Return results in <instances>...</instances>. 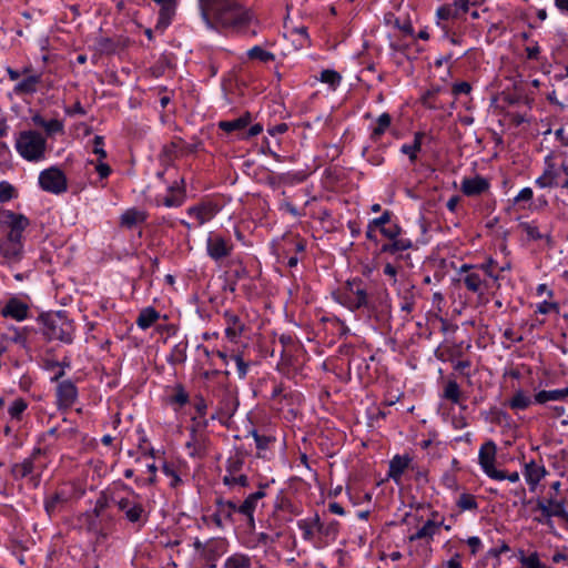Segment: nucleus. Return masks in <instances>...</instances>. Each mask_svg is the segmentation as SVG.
I'll return each instance as SVG.
<instances>
[{
  "mask_svg": "<svg viewBox=\"0 0 568 568\" xmlns=\"http://www.w3.org/2000/svg\"><path fill=\"white\" fill-rule=\"evenodd\" d=\"M199 7L202 20L214 30L242 27L252 18L235 0H199Z\"/></svg>",
  "mask_w": 568,
  "mask_h": 568,
  "instance_id": "f257e3e1",
  "label": "nucleus"
},
{
  "mask_svg": "<svg viewBox=\"0 0 568 568\" xmlns=\"http://www.w3.org/2000/svg\"><path fill=\"white\" fill-rule=\"evenodd\" d=\"M335 298L351 311L359 310L368 304L366 285L359 278L349 280L335 294Z\"/></svg>",
  "mask_w": 568,
  "mask_h": 568,
  "instance_id": "f03ea898",
  "label": "nucleus"
},
{
  "mask_svg": "<svg viewBox=\"0 0 568 568\" xmlns=\"http://www.w3.org/2000/svg\"><path fill=\"white\" fill-rule=\"evenodd\" d=\"M45 139L36 131H23L17 139L19 154L28 161H40L44 158Z\"/></svg>",
  "mask_w": 568,
  "mask_h": 568,
  "instance_id": "7ed1b4c3",
  "label": "nucleus"
},
{
  "mask_svg": "<svg viewBox=\"0 0 568 568\" xmlns=\"http://www.w3.org/2000/svg\"><path fill=\"white\" fill-rule=\"evenodd\" d=\"M536 505L537 509L541 513V518H536L538 523L551 527L552 518L556 517L568 524V510L565 498H557L550 495L547 498H538Z\"/></svg>",
  "mask_w": 568,
  "mask_h": 568,
  "instance_id": "20e7f679",
  "label": "nucleus"
},
{
  "mask_svg": "<svg viewBox=\"0 0 568 568\" xmlns=\"http://www.w3.org/2000/svg\"><path fill=\"white\" fill-rule=\"evenodd\" d=\"M497 446L493 440L484 443L478 452V464L481 470L494 480H505L506 473L495 467Z\"/></svg>",
  "mask_w": 568,
  "mask_h": 568,
  "instance_id": "39448f33",
  "label": "nucleus"
},
{
  "mask_svg": "<svg viewBox=\"0 0 568 568\" xmlns=\"http://www.w3.org/2000/svg\"><path fill=\"white\" fill-rule=\"evenodd\" d=\"M38 180L40 187L45 192L59 195L68 190V179L57 166L41 171Z\"/></svg>",
  "mask_w": 568,
  "mask_h": 568,
  "instance_id": "423d86ee",
  "label": "nucleus"
},
{
  "mask_svg": "<svg viewBox=\"0 0 568 568\" xmlns=\"http://www.w3.org/2000/svg\"><path fill=\"white\" fill-rule=\"evenodd\" d=\"M131 497L114 498V503L119 510L123 511L125 518L131 523H138L144 516V509L138 500V496L130 490Z\"/></svg>",
  "mask_w": 568,
  "mask_h": 568,
  "instance_id": "0eeeda50",
  "label": "nucleus"
},
{
  "mask_svg": "<svg viewBox=\"0 0 568 568\" xmlns=\"http://www.w3.org/2000/svg\"><path fill=\"white\" fill-rule=\"evenodd\" d=\"M459 282H463L466 288L473 293L481 294L485 285V276L480 270L475 266L464 264L459 270Z\"/></svg>",
  "mask_w": 568,
  "mask_h": 568,
  "instance_id": "6e6552de",
  "label": "nucleus"
},
{
  "mask_svg": "<svg viewBox=\"0 0 568 568\" xmlns=\"http://www.w3.org/2000/svg\"><path fill=\"white\" fill-rule=\"evenodd\" d=\"M232 243L225 237L210 233L206 239V251L211 258L219 261L231 254Z\"/></svg>",
  "mask_w": 568,
  "mask_h": 568,
  "instance_id": "1a4fd4ad",
  "label": "nucleus"
},
{
  "mask_svg": "<svg viewBox=\"0 0 568 568\" xmlns=\"http://www.w3.org/2000/svg\"><path fill=\"white\" fill-rule=\"evenodd\" d=\"M523 475L529 490L535 491L539 483L548 475V471L542 464L530 460L524 465Z\"/></svg>",
  "mask_w": 568,
  "mask_h": 568,
  "instance_id": "9d476101",
  "label": "nucleus"
},
{
  "mask_svg": "<svg viewBox=\"0 0 568 568\" xmlns=\"http://www.w3.org/2000/svg\"><path fill=\"white\" fill-rule=\"evenodd\" d=\"M0 313L3 317H9L17 322H22L29 315V306L20 298L12 296L6 302Z\"/></svg>",
  "mask_w": 568,
  "mask_h": 568,
  "instance_id": "9b49d317",
  "label": "nucleus"
},
{
  "mask_svg": "<svg viewBox=\"0 0 568 568\" xmlns=\"http://www.w3.org/2000/svg\"><path fill=\"white\" fill-rule=\"evenodd\" d=\"M219 206L213 202H203L199 205L191 206L187 210L189 216L195 219L199 225L211 221L219 212Z\"/></svg>",
  "mask_w": 568,
  "mask_h": 568,
  "instance_id": "f8f14e48",
  "label": "nucleus"
},
{
  "mask_svg": "<svg viewBox=\"0 0 568 568\" xmlns=\"http://www.w3.org/2000/svg\"><path fill=\"white\" fill-rule=\"evenodd\" d=\"M442 525L443 520L430 518L409 537V540H423L426 545H429L434 536L439 532Z\"/></svg>",
  "mask_w": 568,
  "mask_h": 568,
  "instance_id": "ddd939ff",
  "label": "nucleus"
},
{
  "mask_svg": "<svg viewBox=\"0 0 568 568\" xmlns=\"http://www.w3.org/2000/svg\"><path fill=\"white\" fill-rule=\"evenodd\" d=\"M410 465V458L407 455H396L389 462L388 477L397 485L400 484L402 475Z\"/></svg>",
  "mask_w": 568,
  "mask_h": 568,
  "instance_id": "4468645a",
  "label": "nucleus"
},
{
  "mask_svg": "<svg viewBox=\"0 0 568 568\" xmlns=\"http://www.w3.org/2000/svg\"><path fill=\"white\" fill-rule=\"evenodd\" d=\"M264 497V491L258 490L247 496V498L243 501L242 505L239 506L237 511L242 515L246 516L248 519V525L254 527V517L253 514L257 507L258 501Z\"/></svg>",
  "mask_w": 568,
  "mask_h": 568,
  "instance_id": "2eb2a0df",
  "label": "nucleus"
},
{
  "mask_svg": "<svg viewBox=\"0 0 568 568\" xmlns=\"http://www.w3.org/2000/svg\"><path fill=\"white\" fill-rule=\"evenodd\" d=\"M77 395V388L70 381L58 385L57 397L60 406L70 407L75 402Z\"/></svg>",
  "mask_w": 568,
  "mask_h": 568,
  "instance_id": "dca6fc26",
  "label": "nucleus"
},
{
  "mask_svg": "<svg viewBox=\"0 0 568 568\" xmlns=\"http://www.w3.org/2000/svg\"><path fill=\"white\" fill-rule=\"evenodd\" d=\"M22 244L9 243L4 241L0 243V253L4 264L11 265L19 262L22 257Z\"/></svg>",
  "mask_w": 568,
  "mask_h": 568,
  "instance_id": "f3484780",
  "label": "nucleus"
},
{
  "mask_svg": "<svg viewBox=\"0 0 568 568\" xmlns=\"http://www.w3.org/2000/svg\"><path fill=\"white\" fill-rule=\"evenodd\" d=\"M488 186L487 180L481 176L464 179L462 182V191L468 196L479 195L484 193Z\"/></svg>",
  "mask_w": 568,
  "mask_h": 568,
  "instance_id": "a211bd4d",
  "label": "nucleus"
},
{
  "mask_svg": "<svg viewBox=\"0 0 568 568\" xmlns=\"http://www.w3.org/2000/svg\"><path fill=\"white\" fill-rule=\"evenodd\" d=\"M568 399V386L560 389L540 390L535 395V402L545 404L547 402H562Z\"/></svg>",
  "mask_w": 568,
  "mask_h": 568,
  "instance_id": "6ab92c4d",
  "label": "nucleus"
},
{
  "mask_svg": "<svg viewBox=\"0 0 568 568\" xmlns=\"http://www.w3.org/2000/svg\"><path fill=\"white\" fill-rule=\"evenodd\" d=\"M50 337L59 339L63 343H71L73 339L72 325L67 322H61L60 325H57L54 322H52Z\"/></svg>",
  "mask_w": 568,
  "mask_h": 568,
  "instance_id": "aec40b11",
  "label": "nucleus"
},
{
  "mask_svg": "<svg viewBox=\"0 0 568 568\" xmlns=\"http://www.w3.org/2000/svg\"><path fill=\"white\" fill-rule=\"evenodd\" d=\"M40 82V75L31 74L18 82L13 88V93L17 95L32 94L37 91Z\"/></svg>",
  "mask_w": 568,
  "mask_h": 568,
  "instance_id": "412c9836",
  "label": "nucleus"
},
{
  "mask_svg": "<svg viewBox=\"0 0 568 568\" xmlns=\"http://www.w3.org/2000/svg\"><path fill=\"white\" fill-rule=\"evenodd\" d=\"M318 525L320 517L317 515L297 521V527L302 530L305 540H312L318 534Z\"/></svg>",
  "mask_w": 568,
  "mask_h": 568,
  "instance_id": "4be33fe9",
  "label": "nucleus"
},
{
  "mask_svg": "<svg viewBox=\"0 0 568 568\" xmlns=\"http://www.w3.org/2000/svg\"><path fill=\"white\" fill-rule=\"evenodd\" d=\"M175 13V2L173 0L166 1L160 9L159 19L155 26L156 30L163 31L172 20Z\"/></svg>",
  "mask_w": 568,
  "mask_h": 568,
  "instance_id": "5701e85b",
  "label": "nucleus"
},
{
  "mask_svg": "<svg viewBox=\"0 0 568 568\" xmlns=\"http://www.w3.org/2000/svg\"><path fill=\"white\" fill-rule=\"evenodd\" d=\"M146 214L138 209H129L121 215V224L125 227H133L145 221Z\"/></svg>",
  "mask_w": 568,
  "mask_h": 568,
  "instance_id": "b1692460",
  "label": "nucleus"
},
{
  "mask_svg": "<svg viewBox=\"0 0 568 568\" xmlns=\"http://www.w3.org/2000/svg\"><path fill=\"white\" fill-rule=\"evenodd\" d=\"M160 318V314L158 311H155L153 307H145L143 308L139 317L136 320V325L141 329H148L151 327Z\"/></svg>",
  "mask_w": 568,
  "mask_h": 568,
  "instance_id": "393cba45",
  "label": "nucleus"
},
{
  "mask_svg": "<svg viewBox=\"0 0 568 568\" xmlns=\"http://www.w3.org/2000/svg\"><path fill=\"white\" fill-rule=\"evenodd\" d=\"M250 121H251L250 115L245 114L235 120L221 121L219 123V128L221 130L230 133V132L240 131V130L244 129L250 123Z\"/></svg>",
  "mask_w": 568,
  "mask_h": 568,
  "instance_id": "a878e982",
  "label": "nucleus"
},
{
  "mask_svg": "<svg viewBox=\"0 0 568 568\" xmlns=\"http://www.w3.org/2000/svg\"><path fill=\"white\" fill-rule=\"evenodd\" d=\"M412 247V241L405 237H395L390 243L384 244L382 251L385 253L403 252Z\"/></svg>",
  "mask_w": 568,
  "mask_h": 568,
  "instance_id": "bb28decb",
  "label": "nucleus"
},
{
  "mask_svg": "<svg viewBox=\"0 0 568 568\" xmlns=\"http://www.w3.org/2000/svg\"><path fill=\"white\" fill-rule=\"evenodd\" d=\"M519 564L520 568H548L540 561L538 554L535 551L530 554L520 551Z\"/></svg>",
  "mask_w": 568,
  "mask_h": 568,
  "instance_id": "cd10ccee",
  "label": "nucleus"
},
{
  "mask_svg": "<svg viewBox=\"0 0 568 568\" xmlns=\"http://www.w3.org/2000/svg\"><path fill=\"white\" fill-rule=\"evenodd\" d=\"M251 558L243 554H234L230 556L225 562L224 568H251Z\"/></svg>",
  "mask_w": 568,
  "mask_h": 568,
  "instance_id": "c85d7f7f",
  "label": "nucleus"
},
{
  "mask_svg": "<svg viewBox=\"0 0 568 568\" xmlns=\"http://www.w3.org/2000/svg\"><path fill=\"white\" fill-rule=\"evenodd\" d=\"M225 316L227 322L225 333L232 341H234L241 334L243 325L236 315L227 313Z\"/></svg>",
  "mask_w": 568,
  "mask_h": 568,
  "instance_id": "c756f323",
  "label": "nucleus"
},
{
  "mask_svg": "<svg viewBox=\"0 0 568 568\" xmlns=\"http://www.w3.org/2000/svg\"><path fill=\"white\" fill-rule=\"evenodd\" d=\"M390 121V115L388 113L381 114L376 121V126L373 129L372 139H379L389 128Z\"/></svg>",
  "mask_w": 568,
  "mask_h": 568,
  "instance_id": "7c9ffc66",
  "label": "nucleus"
},
{
  "mask_svg": "<svg viewBox=\"0 0 568 568\" xmlns=\"http://www.w3.org/2000/svg\"><path fill=\"white\" fill-rule=\"evenodd\" d=\"M237 508L233 501H221L219 504V511L215 515V523L221 526L222 517L230 518Z\"/></svg>",
  "mask_w": 568,
  "mask_h": 568,
  "instance_id": "2f4dec72",
  "label": "nucleus"
},
{
  "mask_svg": "<svg viewBox=\"0 0 568 568\" xmlns=\"http://www.w3.org/2000/svg\"><path fill=\"white\" fill-rule=\"evenodd\" d=\"M530 404L531 398L521 390L516 392L513 398L509 400V406L511 409H526L530 406Z\"/></svg>",
  "mask_w": 568,
  "mask_h": 568,
  "instance_id": "473e14b6",
  "label": "nucleus"
},
{
  "mask_svg": "<svg viewBox=\"0 0 568 568\" xmlns=\"http://www.w3.org/2000/svg\"><path fill=\"white\" fill-rule=\"evenodd\" d=\"M338 534V523L336 520H331L328 523H322L320 520L318 525V535H322L329 539H335Z\"/></svg>",
  "mask_w": 568,
  "mask_h": 568,
  "instance_id": "72a5a7b5",
  "label": "nucleus"
},
{
  "mask_svg": "<svg viewBox=\"0 0 568 568\" xmlns=\"http://www.w3.org/2000/svg\"><path fill=\"white\" fill-rule=\"evenodd\" d=\"M320 80L328 84L332 90H335L339 85L342 77L334 70H323Z\"/></svg>",
  "mask_w": 568,
  "mask_h": 568,
  "instance_id": "f704fd0d",
  "label": "nucleus"
},
{
  "mask_svg": "<svg viewBox=\"0 0 568 568\" xmlns=\"http://www.w3.org/2000/svg\"><path fill=\"white\" fill-rule=\"evenodd\" d=\"M423 134L417 133L412 144H404L402 152L409 156L410 161H415L417 152L420 150Z\"/></svg>",
  "mask_w": 568,
  "mask_h": 568,
  "instance_id": "c9c22d12",
  "label": "nucleus"
},
{
  "mask_svg": "<svg viewBox=\"0 0 568 568\" xmlns=\"http://www.w3.org/2000/svg\"><path fill=\"white\" fill-rule=\"evenodd\" d=\"M67 501V497L65 495H63L62 493H55L54 495H52L51 497H49L47 500H45V510L49 513V514H52L54 513L61 505H63L64 503Z\"/></svg>",
  "mask_w": 568,
  "mask_h": 568,
  "instance_id": "e433bc0d",
  "label": "nucleus"
},
{
  "mask_svg": "<svg viewBox=\"0 0 568 568\" xmlns=\"http://www.w3.org/2000/svg\"><path fill=\"white\" fill-rule=\"evenodd\" d=\"M519 229L525 234L526 239L529 241H537L542 237L538 227L532 223H528V222L520 223Z\"/></svg>",
  "mask_w": 568,
  "mask_h": 568,
  "instance_id": "4c0bfd02",
  "label": "nucleus"
},
{
  "mask_svg": "<svg viewBox=\"0 0 568 568\" xmlns=\"http://www.w3.org/2000/svg\"><path fill=\"white\" fill-rule=\"evenodd\" d=\"M223 483L230 487L241 486L245 487L248 484L247 476L243 474H226L223 478Z\"/></svg>",
  "mask_w": 568,
  "mask_h": 568,
  "instance_id": "58836bf2",
  "label": "nucleus"
},
{
  "mask_svg": "<svg viewBox=\"0 0 568 568\" xmlns=\"http://www.w3.org/2000/svg\"><path fill=\"white\" fill-rule=\"evenodd\" d=\"M444 397L452 400L453 403H458L460 397V389L456 382L449 381L444 389Z\"/></svg>",
  "mask_w": 568,
  "mask_h": 568,
  "instance_id": "ea45409f",
  "label": "nucleus"
},
{
  "mask_svg": "<svg viewBox=\"0 0 568 568\" xmlns=\"http://www.w3.org/2000/svg\"><path fill=\"white\" fill-rule=\"evenodd\" d=\"M247 55L251 59L260 60V61H263V62H266V61H270V60L274 59V55L271 52L265 51L264 49H262L261 47H257V45H255L252 49H250L247 51Z\"/></svg>",
  "mask_w": 568,
  "mask_h": 568,
  "instance_id": "a19ab883",
  "label": "nucleus"
},
{
  "mask_svg": "<svg viewBox=\"0 0 568 568\" xmlns=\"http://www.w3.org/2000/svg\"><path fill=\"white\" fill-rule=\"evenodd\" d=\"M457 506L462 510H473V509H476L478 505H477V501H476V499H475V497L473 495H470V494H462L458 497Z\"/></svg>",
  "mask_w": 568,
  "mask_h": 568,
  "instance_id": "79ce46f5",
  "label": "nucleus"
},
{
  "mask_svg": "<svg viewBox=\"0 0 568 568\" xmlns=\"http://www.w3.org/2000/svg\"><path fill=\"white\" fill-rule=\"evenodd\" d=\"M243 467V458L235 454L227 459L226 470L227 474H239Z\"/></svg>",
  "mask_w": 568,
  "mask_h": 568,
  "instance_id": "37998d69",
  "label": "nucleus"
},
{
  "mask_svg": "<svg viewBox=\"0 0 568 568\" xmlns=\"http://www.w3.org/2000/svg\"><path fill=\"white\" fill-rule=\"evenodd\" d=\"M26 408H27V403L23 399L18 398L12 402L8 412L12 418L18 419V418H20L21 414L26 410Z\"/></svg>",
  "mask_w": 568,
  "mask_h": 568,
  "instance_id": "c03bdc74",
  "label": "nucleus"
},
{
  "mask_svg": "<svg viewBox=\"0 0 568 568\" xmlns=\"http://www.w3.org/2000/svg\"><path fill=\"white\" fill-rule=\"evenodd\" d=\"M88 163L94 166L95 172L99 174L101 179H105L111 174L110 165L100 159L98 161L91 160Z\"/></svg>",
  "mask_w": 568,
  "mask_h": 568,
  "instance_id": "a18cd8bd",
  "label": "nucleus"
},
{
  "mask_svg": "<svg viewBox=\"0 0 568 568\" xmlns=\"http://www.w3.org/2000/svg\"><path fill=\"white\" fill-rule=\"evenodd\" d=\"M42 128L45 130L48 135H53L63 131L62 122L57 119L45 120Z\"/></svg>",
  "mask_w": 568,
  "mask_h": 568,
  "instance_id": "49530a36",
  "label": "nucleus"
},
{
  "mask_svg": "<svg viewBox=\"0 0 568 568\" xmlns=\"http://www.w3.org/2000/svg\"><path fill=\"white\" fill-rule=\"evenodd\" d=\"M14 189L8 182H0V202H8L13 197Z\"/></svg>",
  "mask_w": 568,
  "mask_h": 568,
  "instance_id": "de8ad7c7",
  "label": "nucleus"
},
{
  "mask_svg": "<svg viewBox=\"0 0 568 568\" xmlns=\"http://www.w3.org/2000/svg\"><path fill=\"white\" fill-rule=\"evenodd\" d=\"M10 224L12 230L23 232V230L29 225V221L23 215H12Z\"/></svg>",
  "mask_w": 568,
  "mask_h": 568,
  "instance_id": "09e8293b",
  "label": "nucleus"
},
{
  "mask_svg": "<svg viewBox=\"0 0 568 568\" xmlns=\"http://www.w3.org/2000/svg\"><path fill=\"white\" fill-rule=\"evenodd\" d=\"M183 195L182 194H171V195H166L163 201H162V204L165 205L166 207H178L180 205H182L183 203Z\"/></svg>",
  "mask_w": 568,
  "mask_h": 568,
  "instance_id": "8fccbe9b",
  "label": "nucleus"
},
{
  "mask_svg": "<svg viewBox=\"0 0 568 568\" xmlns=\"http://www.w3.org/2000/svg\"><path fill=\"white\" fill-rule=\"evenodd\" d=\"M381 233L389 239V240H393L395 237H398L402 233V229L397 225V224H393V225H389V226H384L381 229Z\"/></svg>",
  "mask_w": 568,
  "mask_h": 568,
  "instance_id": "3c124183",
  "label": "nucleus"
},
{
  "mask_svg": "<svg viewBox=\"0 0 568 568\" xmlns=\"http://www.w3.org/2000/svg\"><path fill=\"white\" fill-rule=\"evenodd\" d=\"M172 403H175L180 406H183L187 403L189 400V395L181 387V386H178L175 388V393L174 395L172 396Z\"/></svg>",
  "mask_w": 568,
  "mask_h": 568,
  "instance_id": "603ef678",
  "label": "nucleus"
},
{
  "mask_svg": "<svg viewBox=\"0 0 568 568\" xmlns=\"http://www.w3.org/2000/svg\"><path fill=\"white\" fill-rule=\"evenodd\" d=\"M390 222V212L385 211L379 217H376L369 222L371 227H384L386 224Z\"/></svg>",
  "mask_w": 568,
  "mask_h": 568,
  "instance_id": "864d4df0",
  "label": "nucleus"
},
{
  "mask_svg": "<svg viewBox=\"0 0 568 568\" xmlns=\"http://www.w3.org/2000/svg\"><path fill=\"white\" fill-rule=\"evenodd\" d=\"M233 359L236 364L237 374H239L240 378H244L247 374V368H248L247 363H245L243 357L240 355H234Z\"/></svg>",
  "mask_w": 568,
  "mask_h": 568,
  "instance_id": "5fc2aeb1",
  "label": "nucleus"
},
{
  "mask_svg": "<svg viewBox=\"0 0 568 568\" xmlns=\"http://www.w3.org/2000/svg\"><path fill=\"white\" fill-rule=\"evenodd\" d=\"M93 143H94L93 153L99 155L100 160L105 159L106 152L103 149V139L101 136L97 135V136H94Z\"/></svg>",
  "mask_w": 568,
  "mask_h": 568,
  "instance_id": "6e6d98bb",
  "label": "nucleus"
},
{
  "mask_svg": "<svg viewBox=\"0 0 568 568\" xmlns=\"http://www.w3.org/2000/svg\"><path fill=\"white\" fill-rule=\"evenodd\" d=\"M17 473H19L22 477L28 476L33 470V463L30 459H26L19 466H17Z\"/></svg>",
  "mask_w": 568,
  "mask_h": 568,
  "instance_id": "4d7b16f0",
  "label": "nucleus"
},
{
  "mask_svg": "<svg viewBox=\"0 0 568 568\" xmlns=\"http://www.w3.org/2000/svg\"><path fill=\"white\" fill-rule=\"evenodd\" d=\"M493 264H494V261L493 260H489L487 263L485 264H481L479 266H475L477 270H480L481 274L484 276H488V277H491L494 278L495 281L498 280V276L497 275H494L493 271H491V267H493Z\"/></svg>",
  "mask_w": 568,
  "mask_h": 568,
  "instance_id": "13d9d810",
  "label": "nucleus"
},
{
  "mask_svg": "<svg viewBox=\"0 0 568 568\" xmlns=\"http://www.w3.org/2000/svg\"><path fill=\"white\" fill-rule=\"evenodd\" d=\"M471 90V87L468 82H457L453 85V93L455 95H458V94H468Z\"/></svg>",
  "mask_w": 568,
  "mask_h": 568,
  "instance_id": "bf43d9fd",
  "label": "nucleus"
},
{
  "mask_svg": "<svg viewBox=\"0 0 568 568\" xmlns=\"http://www.w3.org/2000/svg\"><path fill=\"white\" fill-rule=\"evenodd\" d=\"M109 506V499L106 496L102 495L97 499L94 506V513L97 516H101L104 509Z\"/></svg>",
  "mask_w": 568,
  "mask_h": 568,
  "instance_id": "052dcab7",
  "label": "nucleus"
},
{
  "mask_svg": "<svg viewBox=\"0 0 568 568\" xmlns=\"http://www.w3.org/2000/svg\"><path fill=\"white\" fill-rule=\"evenodd\" d=\"M532 195H534V192L530 187H524L519 191V193L515 197V202L519 203V202L530 201L532 199Z\"/></svg>",
  "mask_w": 568,
  "mask_h": 568,
  "instance_id": "680f3d73",
  "label": "nucleus"
},
{
  "mask_svg": "<svg viewBox=\"0 0 568 568\" xmlns=\"http://www.w3.org/2000/svg\"><path fill=\"white\" fill-rule=\"evenodd\" d=\"M466 542L469 546L473 555L477 554L480 550V548L483 547L481 540L479 539V537H476V536L469 537L466 540Z\"/></svg>",
  "mask_w": 568,
  "mask_h": 568,
  "instance_id": "e2e57ef3",
  "label": "nucleus"
},
{
  "mask_svg": "<svg viewBox=\"0 0 568 568\" xmlns=\"http://www.w3.org/2000/svg\"><path fill=\"white\" fill-rule=\"evenodd\" d=\"M455 11L453 10V8L448 7V6H445V7H440L438 10H437V16L440 18V19H444V20H448L453 17H455Z\"/></svg>",
  "mask_w": 568,
  "mask_h": 568,
  "instance_id": "0e129e2a",
  "label": "nucleus"
},
{
  "mask_svg": "<svg viewBox=\"0 0 568 568\" xmlns=\"http://www.w3.org/2000/svg\"><path fill=\"white\" fill-rule=\"evenodd\" d=\"M21 239H22V232L11 229L8 234V237L4 240V242L22 244Z\"/></svg>",
  "mask_w": 568,
  "mask_h": 568,
  "instance_id": "69168bd1",
  "label": "nucleus"
},
{
  "mask_svg": "<svg viewBox=\"0 0 568 568\" xmlns=\"http://www.w3.org/2000/svg\"><path fill=\"white\" fill-rule=\"evenodd\" d=\"M6 70H7V73L10 78V80H12V81H17L21 74H28V72H29V68H24L22 70V72H19L10 67H8Z\"/></svg>",
  "mask_w": 568,
  "mask_h": 568,
  "instance_id": "338daca9",
  "label": "nucleus"
},
{
  "mask_svg": "<svg viewBox=\"0 0 568 568\" xmlns=\"http://www.w3.org/2000/svg\"><path fill=\"white\" fill-rule=\"evenodd\" d=\"M555 307H556V305L554 303L542 302V303L537 305V312L540 313V314H548Z\"/></svg>",
  "mask_w": 568,
  "mask_h": 568,
  "instance_id": "774afa93",
  "label": "nucleus"
}]
</instances>
